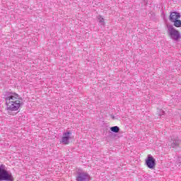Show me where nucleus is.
<instances>
[{"label":"nucleus","mask_w":181,"mask_h":181,"mask_svg":"<svg viewBox=\"0 0 181 181\" xmlns=\"http://www.w3.org/2000/svg\"><path fill=\"white\" fill-rule=\"evenodd\" d=\"M4 100L7 111H18L22 105V98L16 93H8Z\"/></svg>","instance_id":"1"},{"label":"nucleus","mask_w":181,"mask_h":181,"mask_svg":"<svg viewBox=\"0 0 181 181\" xmlns=\"http://www.w3.org/2000/svg\"><path fill=\"white\" fill-rule=\"evenodd\" d=\"M167 34L168 36L174 42H179L181 39L180 32L177 30L173 25L167 24Z\"/></svg>","instance_id":"2"},{"label":"nucleus","mask_w":181,"mask_h":181,"mask_svg":"<svg viewBox=\"0 0 181 181\" xmlns=\"http://www.w3.org/2000/svg\"><path fill=\"white\" fill-rule=\"evenodd\" d=\"M0 180L13 181L14 178L11 171L5 170V165H0Z\"/></svg>","instance_id":"3"},{"label":"nucleus","mask_w":181,"mask_h":181,"mask_svg":"<svg viewBox=\"0 0 181 181\" xmlns=\"http://www.w3.org/2000/svg\"><path fill=\"white\" fill-rule=\"evenodd\" d=\"M146 165L148 169H155L156 160L151 154H148L146 159Z\"/></svg>","instance_id":"4"},{"label":"nucleus","mask_w":181,"mask_h":181,"mask_svg":"<svg viewBox=\"0 0 181 181\" xmlns=\"http://www.w3.org/2000/svg\"><path fill=\"white\" fill-rule=\"evenodd\" d=\"M76 179V181H90V175L86 172L78 171Z\"/></svg>","instance_id":"5"},{"label":"nucleus","mask_w":181,"mask_h":181,"mask_svg":"<svg viewBox=\"0 0 181 181\" xmlns=\"http://www.w3.org/2000/svg\"><path fill=\"white\" fill-rule=\"evenodd\" d=\"M179 144H180V140L177 139V137H170L168 139V145L172 148H176V146H179Z\"/></svg>","instance_id":"6"},{"label":"nucleus","mask_w":181,"mask_h":181,"mask_svg":"<svg viewBox=\"0 0 181 181\" xmlns=\"http://www.w3.org/2000/svg\"><path fill=\"white\" fill-rule=\"evenodd\" d=\"M70 135H71V132H70L64 133L62 138V144H63L64 145H69L70 142Z\"/></svg>","instance_id":"7"},{"label":"nucleus","mask_w":181,"mask_h":181,"mask_svg":"<svg viewBox=\"0 0 181 181\" xmlns=\"http://www.w3.org/2000/svg\"><path fill=\"white\" fill-rule=\"evenodd\" d=\"M180 18H181V15L180 13L177 12V11H173L171 12L169 16V20L171 22H173L175 21H177Z\"/></svg>","instance_id":"8"},{"label":"nucleus","mask_w":181,"mask_h":181,"mask_svg":"<svg viewBox=\"0 0 181 181\" xmlns=\"http://www.w3.org/2000/svg\"><path fill=\"white\" fill-rule=\"evenodd\" d=\"M173 23V26L175 28H181V21L180 20H175L174 21H172Z\"/></svg>","instance_id":"9"},{"label":"nucleus","mask_w":181,"mask_h":181,"mask_svg":"<svg viewBox=\"0 0 181 181\" xmlns=\"http://www.w3.org/2000/svg\"><path fill=\"white\" fill-rule=\"evenodd\" d=\"M98 21L99 23H100V25H101L102 26H105V20H104V18H103V16H99L98 17Z\"/></svg>","instance_id":"10"},{"label":"nucleus","mask_w":181,"mask_h":181,"mask_svg":"<svg viewBox=\"0 0 181 181\" xmlns=\"http://www.w3.org/2000/svg\"><path fill=\"white\" fill-rule=\"evenodd\" d=\"M110 131H112V132H115V134H118V132H119V127L117 126L112 127H110Z\"/></svg>","instance_id":"11"},{"label":"nucleus","mask_w":181,"mask_h":181,"mask_svg":"<svg viewBox=\"0 0 181 181\" xmlns=\"http://www.w3.org/2000/svg\"><path fill=\"white\" fill-rule=\"evenodd\" d=\"M175 162H176L177 165H178V166H180L181 157H177Z\"/></svg>","instance_id":"12"},{"label":"nucleus","mask_w":181,"mask_h":181,"mask_svg":"<svg viewBox=\"0 0 181 181\" xmlns=\"http://www.w3.org/2000/svg\"><path fill=\"white\" fill-rule=\"evenodd\" d=\"M161 113H159L160 117H162V115H165V112L163 110H160Z\"/></svg>","instance_id":"13"},{"label":"nucleus","mask_w":181,"mask_h":181,"mask_svg":"<svg viewBox=\"0 0 181 181\" xmlns=\"http://www.w3.org/2000/svg\"><path fill=\"white\" fill-rule=\"evenodd\" d=\"M144 2H145V4H146V1H145Z\"/></svg>","instance_id":"14"}]
</instances>
